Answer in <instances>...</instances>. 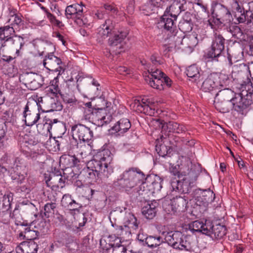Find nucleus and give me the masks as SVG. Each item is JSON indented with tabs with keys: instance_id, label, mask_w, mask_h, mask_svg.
<instances>
[{
	"instance_id": "f257e3e1",
	"label": "nucleus",
	"mask_w": 253,
	"mask_h": 253,
	"mask_svg": "<svg viewBox=\"0 0 253 253\" xmlns=\"http://www.w3.org/2000/svg\"><path fill=\"white\" fill-rule=\"evenodd\" d=\"M170 169L171 175L169 183V189L171 191L180 193H189L196 186L198 174L192 168V164L187 162Z\"/></svg>"
},
{
	"instance_id": "f03ea898",
	"label": "nucleus",
	"mask_w": 253,
	"mask_h": 253,
	"mask_svg": "<svg viewBox=\"0 0 253 253\" xmlns=\"http://www.w3.org/2000/svg\"><path fill=\"white\" fill-rule=\"evenodd\" d=\"M193 8L194 5L192 2H187L184 0H176L173 1L169 7H167L159 24L165 30L174 32L176 27L175 21L182 12H184V14L181 21L192 22L191 11Z\"/></svg>"
},
{
	"instance_id": "7ed1b4c3",
	"label": "nucleus",
	"mask_w": 253,
	"mask_h": 253,
	"mask_svg": "<svg viewBox=\"0 0 253 253\" xmlns=\"http://www.w3.org/2000/svg\"><path fill=\"white\" fill-rule=\"evenodd\" d=\"M145 178V174L137 168H130L125 170L114 181L113 186L120 190L125 191L127 193L134 192L135 197L145 194V190H142L141 186Z\"/></svg>"
},
{
	"instance_id": "20e7f679",
	"label": "nucleus",
	"mask_w": 253,
	"mask_h": 253,
	"mask_svg": "<svg viewBox=\"0 0 253 253\" xmlns=\"http://www.w3.org/2000/svg\"><path fill=\"white\" fill-rule=\"evenodd\" d=\"M239 89L240 92L235 95L232 105L236 111L243 114L253 102V86L247 80L240 85Z\"/></svg>"
},
{
	"instance_id": "39448f33",
	"label": "nucleus",
	"mask_w": 253,
	"mask_h": 253,
	"mask_svg": "<svg viewBox=\"0 0 253 253\" xmlns=\"http://www.w3.org/2000/svg\"><path fill=\"white\" fill-rule=\"evenodd\" d=\"M113 160V155L108 149H103L94 156V158L89 161V166L91 168L98 169L101 168L103 170V173L106 176H109L113 172L111 163Z\"/></svg>"
},
{
	"instance_id": "423d86ee",
	"label": "nucleus",
	"mask_w": 253,
	"mask_h": 253,
	"mask_svg": "<svg viewBox=\"0 0 253 253\" xmlns=\"http://www.w3.org/2000/svg\"><path fill=\"white\" fill-rule=\"evenodd\" d=\"M162 234L165 237V242L173 249L182 251H188L190 250V243L186 240V236L181 232H163Z\"/></svg>"
},
{
	"instance_id": "0eeeda50",
	"label": "nucleus",
	"mask_w": 253,
	"mask_h": 253,
	"mask_svg": "<svg viewBox=\"0 0 253 253\" xmlns=\"http://www.w3.org/2000/svg\"><path fill=\"white\" fill-rule=\"evenodd\" d=\"M84 118L85 120L98 126H102L111 121V115L106 114L104 107L84 109Z\"/></svg>"
},
{
	"instance_id": "6e6552de",
	"label": "nucleus",
	"mask_w": 253,
	"mask_h": 253,
	"mask_svg": "<svg viewBox=\"0 0 253 253\" xmlns=\"http://www.w3.org/2000/svg\"><path fill=\"white\" fill-rule=\"evenodd\" d=\"M25 44L24 39L20 36L14 35L11 38H7L0 43V49H8L11 51L16 50L17 56L20 55V51Z\"/></svg>"
},
{
	"instance_id": "1a4fd4ad",
	"label": "nucleus",
	"mask_w": 253,
	"mask_h": 253,
	"mask_svg": "<svg viewBox=\"0 0 253 253\" xmlns=\"http://www.w3.org/2000/svg\"><path fill=\"white\" fill-rule=\"evenodd\" d=\"M225 41V39L221 35L215 34L211 48L207 53L208 57L218 61L217 58L221 55L224 49Z\"/></svg>"
},
{
	"instance_id": "9d476101",
	"label": "nucleus",
	"mask_w": 253,
	"mask_h": 253,
	"mask_svg": "<svg viewBox=\"0 0 253 253\" xmlns=\"http://www.w3.org/2000/svg\"><path fill=\"white\" fill-rule=\"evenodd\" d=\"M36 104V100L31 99L27 101L24 107L23 117L25 118V124L27 126H33L40 119V113H37L36 110L33 108V106Z\"/></svg>"
},
{
	"instance_id": "9b49d317",
	"label": "nucleus",
	"mask_w": 253,
	"mask_h": 253,
	"mask_svg": "<svg viewBox=\"0 0 253 253\" xmlns=\"http://www.w3.org/2000/svg\"><path fill=\"white\" fill-rule=\"evenodd\" d=\"M72 136L74 139L88 142L93 137V132L89 127L82 124L75 125L72 127Z\"/></svg>"
},
{
	"instance_id": "f8f14e48",
	"label": "nucleus",
	"mask_w": 253,
	"mask_h": 253,
	"mask_svg": "<svg viewBox=\"0 0 253 253\" xmlns=\"http://www.w3.org/2000/svg\"><path fill=\"white\" fill-rule=\"evenodd\" d=\"M222 76L220 77H218L216 75L211 74L208 78L203 82L202 85V89L205 92H211V94L215 95L216 93L218 88V85L220 86H224L226 85V82L222 83L220 81L218 82L219 79H221Z\"/></svg>"
},
{
	"instance_id": "ddd939ff",
	"label": "nucleus",
	"mask_w": 253,
	"mask_h": 253,
	"mask_svg": "<svg viewBox=\"0 0 253 253\" xmlns=\"http://www.w3.org/2000/svg\"><path fill=\"white\" fill-rule=\"evenodd\" d=\"M116 23L113 19H106L104 23L97 29V41L98 42H102L108 37L115 32Z\"/></svg>"
},
{
	"instance_id": "4468645a",
	"label": "nucleus",
	"mask_w": 253,
	"mask_h": 253,
	"mask_svg": "<svg viewBox=\"0 0 253 253\" xmlns=\"http://www.w3.org/2000/svg\"><path fill=\"white\" fill-rule=\"evenodd\" d=\"M103 172V170L101 168H98V169L93 167L91 168L89 161L87 164V168L83 170L81 174L85 177L86 180L88 183H91L96 181L97 177H100L101 178L109 177V176H106Z\"/></svg>"
},
{
	"instance_id": "2eb2a0df",
	"label": "nucleus",
	"mask_w": 253,
	"mask_h": 253,
	"mask_svg": "<svg viewBox=\"0 0 253 253\" xmlns=\"http://www.w3.org/2000/svg\"><path fill=\"white\" fill-rule=\"evenodd\" d=\"M62 64L61 59L55 56L53 52H50L45 56V59L43 60V64L44 66L48 70L59 72V74L62 70L64 72L63 68L60 65Z\"/></svg>"
},
{
	"instance_id": "dca6fc26",
	"label": "nucleus",
	"mask_w": 253,
	"mask_h": 253,
	"mask_svg": "<svg viewBox=\"0 0 253 253\" xmlns=\"http://www.w3.org/2000/svg\"><path fill=\"white\" fill-rule=\"evenodd\" d=\"M43 126L49 133L50 136L54 133L55 135H57L58 137H59L65 132L64 124L57 119L47 120L43 125Z\"/></svg>"
},
{
	"instance_id": "f3484780",
	"label": "nucleus",
	"mask_w": 253,
	"mask_h": 253,
	"mask_svg": "<svg viewBox=\"0 0 253 253\" xmlns=\"http://www.w3.org/2000/svg\"><path fill=\"white\" fill-rule=\"evenodd\" d=\"M145 182L143 181L142 185L143 188L144 185L148 187V190L152 193L158 192L162 188V182L163 180L157 175H149L145 177Z\"/></svg>"
},
{
	"instance_id": "a211bd4d",
	"label": "nucleus",
	"mask_w": 253,
	"mask_h": 253,
	"mask_svg": "<svg viewBox=\"0 0 253 253\" xmlns=\"http://www.w3.org/2000/svg\"><path fill=\"white\" fill-rule=\"evenodd\" d=\"M168 1L169 0H151L143 5L141 8L145 15H149L155 12L159 8L165 7Z\"/></svg>"
},
{
	"instance_id": "6ab92c4d",
	"label": "nucleus",
	"mask_w": 253,
	"mask_h": 253,
	"mask_svg": "<svg viewBox=\"0 0 253 253\" xmlns=\"http://www.w3.org/2000/svg\"><path fill=\"white\" fill-rule=\"evenodd\" d=\"M152 106V103L147 99H142L141 101L137 100L133 103V109L139 113L151 116L154 114L155 110Z\"/></svg>"
},
{
	"instance_id": "aec40b11",
	"label": "nucleus",
	"mask_w": 253,
	"mask_h": 253,
	"mask_svg": "<svg viewBox=\"0 0 253 253\" xmlns=\"http://www.w3.org/2000/svg\"><path fill=\"white\" fill-rule=\"evenodd\" d=\"M213 17H219L225 24H229L232 19V16L229 9L222 4H217L212 13Z\"/></svg>"
},
{
	"instance_id": "412c9836",
	"label": "nucleus",
	"mask_w": 253,
	"mask_h": 253,
	"mask_svg": "<svg viewBox=\"0 0 253 253\" xmlns=\"http://www.w3.org/2000/svg\"><path fill=\"white\" fill-rule=\"evenodd\" d=\"M210 222L205 221L203 222L202 221L196 220L189 224V229L193 233L202 232L203 234L207 235L209 233V229H210Z\"/></svg>"
},
{
	"instance_id": "4be33fe9",
	"label": "nucleus",
	"mask_w": 253,
	"mask_h": 253,
	"mask_svg": "<svg viewBox=\"0 0 253 253\" xmlns=\"http://www.w3.org/2000/svg\"><path fill=\"white\" fill-rule=\"evenodd\" d=\"M162 125V130L165 133H180L185 131V127L182 125L178 123L170 121L168 123H161Z\"/></svg>"
},
{
	"instance_id": "5701e85b",
	"label": "nucleus",
	"mask_w": 253,
	"mask_h": 253,
	"mask_svg": "<svg viewBox=\"0 0 253 253\" xmlns=\"http://www.w3.org/2000/svg\"><path fill=\"white\" fill-rule=\"evenodd\" d=\"M131 127L129 120L126 118H123L118 121L112 127V130L119 135H123L127 132Z\"/></svg>"
},
{
	"instance_id": "b1692460",
	"label": "nucleus",
	"mask_w": 253,
	"mask_h": 253,
	"mask_svg": "<svg viewBox=\"0 0 253 253\" xmlns=\"http://www.w3.org/2000/svg\"><path fill=\"white\" fill-rule=\"evenodd\" d=\"M48 186L63 188L64 186V180L62 177L61 172L59 170L50 174L49 177L46 180Z\"/></svg>"
},
{
	"instance_id": "393cba45",
	"label": "nucleus",
	"mask_w": 253,
	"mask_h": 253,
	"mask_svg": "<svg viewBox=\"0 0 253 253\" xmlns=\"http://www.w3.org/2000/svg\"><path fill=\"white\" fill-rule=\"evenodd\" d=\"M187 199L183 197H176L171 201L172 210L174 212H184L187 210Z\"/></svg>"
},
{
	"instance_id": "a878e982",
	"label": "nucleus",
	"mask_w": 253,
	"mask_h": 253,
	"mask_svg": "<svg viewBox=\"0 0 253 253\" xmlns=\"http://www.w3.org/2000/svg\"><path fill=\"white\" fill-rule=\"evenodd\" d=\"M210 229L209 233H207V235L210 236L212 238L220 239L225 235L226 229L224 226L220 224L212 225L210 222Z\"/></svg>"
},
{
	"instance_id": "bb28decb",
	"label": "nucleus",
	"mask_w": 253,
	"mask_h": 253,
	"mask_svg": "<svg viewBox=\"0 0 253 253\" xmlns=\"http://www.w3.org/2000/svg\"><path fill=\"white\" fill-rule=\"evenodd\" d=\"M158 205V202L156 201H151L150 203H148L142 209L141 212L142 214L147 219H153L156 214L157 208Z\"/></svg>"
},
{
	"instance_id": "cd10ccee",
	"label": "nucleus",
	"mask_w": 253,
	"mask_h": 253,
	"mask_svg": "<svg viewBox=\"0 0 253 253\" xmlns=\"http://www.w3.org/2000/svg\"><path fill=\"white\" fill-rule=\"evenodd\" d=\"M167 32L170 34L169 38V42H172L174 49L181 48L180 45L184 46V42L188 41V39L187 38H183L179 37L177 35L176 28L174 30V32L170 31V30H166Z\"/></svg>"
},
{
	"instance_id": "c85d7f7f",
	"label": "nucleus",
	"mask_w": 253,
	"mask_h": 253,
	"mask_svg": "<svg viewBox=\"0 0 253 253\" xmlns=\"http://www.w3.org/2000/svg\"><path fill=\"white\" fill-rule=\"evenodd\" d=\"M237 93H234L231 89L225 88L223 89H221L218 91H217L215 94V99L221 100L222 101H227L231 102H233L235 95Z\"/></svg>"
},
{
	"instance_id": "c756f323",
	"label": "nucleus",
	"mask_w": 253,
	"mask_h": 253,
	"mask_svg": "<svg viewBox=\"0 0 253 253\" xmlns=\"http://www.w3.org/2000/svg\"><path fill=\"white\" fill-rule=\"evenodd\" d=\"M186 75L189 78H191L192 81L197 83L202 81L204 79L199 68L195 65H191L187 68Z\"/></svg>"
},
{
	"instance_id": "7c9ffc66",
	"label": "nucleus",
	"mask_w": 253,
	"mask_h": 253,
	"mask_svg": "<svg viewBox=\"0 0 253 253\" xmlns=\"http://www.w3.org/2000/svg\"><path fill=\"white\" fill-rule=\"evenodd\" d=\"M13 194L8 193L7 194H0V212L8 211L10 209L11 202L13 199Z\"/></svg>"
},
{
	"instance_id": "2f4dec72",
	"label": "nucleus",
	"mask_w": 253,
	"mask_h": 253,
	"mask_svg": "<svg viewBox=\"0 0 253 253\" xmlns=\"http://www.w3.org/2000/svg\"><path fill=\"white\" fill-rule=\"evenodd\" d=\"M83 8L79 5L68 6L65 10V15L67 19L74 18V20L83 12Z\"/></svg>"
},
{
	"instance_id": "473e14b6",
	"label": "nucleus",
	"mask_w": 253,
	"mask_h": 253,
	"mask_svg": "<svg viewBox=\"0 0 253 253\" xmlns=\"http://www.w3.org/2000/svg\"><path fill=\"white\" fill-rule=\"evenodd\" d=\"M15 29L10 25L0 27V43L7 38H11L15 34Z\"/></svg>"
},
{
	"instance_id": "72a5a7b5",
	"label": "nucleus",
	"mask_w": 253,
	"mask_h": 253,
	"mask_svg": "<svg viewBox=\"0 0 253 253\" xmlns=\"http://www.w3.org/2000/svg\"><path fill=\"white\" fill-rule=\"evenodd\" d=\"M139 222L136 218L130 213H128L126 216L124 225L132 231L136 230L138 228Z\"/></svg>"
},
{
	"instance_id": "f704fd0d",
	"label": "nucleus",
	"mask_w": 253,
	"mask_h": 253,
	"mask_svg": "<svg viewBox=\"0 0 253 253\" xmlns=\"http://www.w3.org/2000/svg\"><path fill=\"white\" fill-rule=\"evenodd\" d=\"M113 34V36H110L108 40L109 45L111 46H115L121 44L126 36L125 32H120L118 34L114 32Z\"/></svg>"
},
{
	"instance_id": "c9c22d12",
	"label": "nucleus",
	"mask_w": 253,
	"mask_h": 253,
	"mask_svg": "<svg viewBox=\"0 0 253 253\" xmlns=\"http://www.w3.org/2000/svg\"><path fill=\"white\" fill-rule=\"evenodd\" d=\"M214 103L217 110L223 113L228 112L232 107L231 102L223 101V100L222 101L219 99L218 100V99L214 98Z\"/></svg>"
},
{
	"instance_id": "e433bc0d",
	"label": "nucleus",
	"mask_w": 253,
	"mask_h": 253,
	"mask_svg": "<svg viewBox=\"0 0 253 253\" xmlns=\"http://www.w3.org/2000/svg\"><path fill=\"white\" fill-rule=\"evenodd\" d=\"M11 27H13L15 30H17L23 27L24 21L22 19V16L18 14L11 15L8 20Z\"/></svg>"
},
{
	"instance_id": "4c0bfd02",
	"label": "nucleus",
	"mask_w": 253,
	"mask_h": 253,
	"mask_svg": "<svg viewBox=\"0 0 253 253\" xmlns=\"http://www.w3.org/2000/svg\"><path fill=\"white\" fill-rule=\"evenodd\" d=\"M99 86V84L93 80L92 83L89 84L86 88V92L91 98H95L100 94Z\"/></svg>"
},
{
	"instance_id": "58836bf2",
	"label": "nucleus",
	"mask_w": 253,
	"mask_h": 253,
	"mask_svg": "<svg viewBox=\"0 0 253 253\" xmlns=\"http://www.w3.org/2000/svg\"><path fill=\"white\" fill-rule=\"evenodd\" d=\"M202 195V197L200 198L202 199V202L205 206L213 202L215 197V194L210 189L203 191Z\"/></svg>"
},
{
	"instance_id": "ea45409f",
	"label": "nucleus",
	"mask_w": 253,
	"mask_h": 253,
	"mask_svg": "<svg viewBox=\"0 0 253 253\" xmlns=\"http://www.w3.org/2000/svg\"><path fill=\"white\" fill-rule=\"evenodd\" d=\"M132 232V231L126 227L124 224L123 226L117 225L115 228V233L118 236V239L119 240H120L119 237H121L123 238H129L131 236Z\"/></svg>"
},
{
	"instance_id": "a19ab883",
	"label": "nucleus",
	"mask_w": 253,
	"mask_h": 253,
	"mask_svg": "<svg viewBox=\"0 0 253 253\" xmlns=\"http://www.w3.org/2000/svg\"><path fill=\"white\" fill-rule=\"evenodd\" d=\"M163 242V238L160 236H149L146 237L145 239L146 244L152 248L160 246Z\"/></svg>"
},
{
	"instance_id": "79ce46f5",
	"label": "nucleus",
	"mask_w": 253,
	"mask_h": 253,
	"mask_svg": "<svg viewBox=\"0 0 253 253\" xmlns=\"http://www.w3.org/2000/svg\"><path fill=\"white\" fill-rule=\"evenodd\" d=\"M61 161H62L68 167H75L79 162V160L75 155H70L62 156Z\"/></svg>"
},
{
	"instance_id": "37998d69",
	"label": "nucleus",
	"mask_w": 253,
	"mask_h": 253,
	"mask_svg": "<svg viewBox=\"0 0 253 253\" xmlns=\"http://www.w3.org/2000/svg\"><path fill=\"white\" fill-rule=\"evenodd\" d=\"M126 247L121 244V241L119 240L118 243L109 244L107 246L103 248V249L108 251L112 249L113 253H124V252L126 251Z\"/></svg>"
},
{
	"instance_id": "c03bdc74",
	"label": "nucleus",
	"mask_w": 253,
	"mask_h": 253,
	"mask_svg": "<svg viewBox=\"0 0 253 253\" xmlns=\"http://www.w3.org/2000/svg\"><path fill=\"white\" fill-rule=\"evenodd\" d=\"M156 151L160 156L164 157L170 153L171 149L170 147L163 143H160L159 141L156 145Z\"/></svg>"
},
{
	"instance_id": "a18cd8bd",
	"label": "nucleus",
	"mask_w": 253,
	"mask_h": 253,
	"mask_svg": "<svg viewBox=\"0 0 253 253\" xmlns=\"http://www.w3.org/2000/svg\"><path fill=\"white\" fill-rule=\"evenodd\" d=\"M36 231L31 229L29 227L25 228L24 230L21 231L19 234V236L23 237V239L30 241H33V239L36 238Z\"/></svg>"
},
{
	"instance_id": "49530a36",
	"label": "nucleus",
	"mask_w": 253,
	"mask_h": 253,
	"mask_svg": "<svg viewBox=\"0 0 253 253\" xmlns=\"http://www.w3.org/2000/svg\"><path fill=\"white\" fill-rule=\"evenodd\" d=\"M56 207L55 203H48L46 204L44 206V211L43 214H42V217L48 218L52 216L54 214Z\"/></svg>"
},
{
	"instance_id": "de8ad7c7",
	"label": "nucleus",
	"mask_w": 253,
	"mask_h": 253,
	"mask_svg": "<svg viewBox=\"0 0 253 253\" xmlns=\"http://www.w3.org/2000/svg\"><path fill=\"white\" fill-rule=\"evenodd\" d=\"M27 253H37L38 245L34 241H30L23 245Z\"/></svg>"
},
{
	"instance_id": "09e8293b",
	"label": "nucleus",
	"mask_w": 253,
	"mask_h": 253,
	"mask_svg": "<svg viewBox=\"0 0 253 253\" xmlns=\"http://www.w3.org/2000/svg\"><path fill=\"white\" fill-rule=\"evenodd\" d=\"M42 9L44 10L47 17L52 24H54L55 26H57L59 28L64 26V25L63 24L61 21L57 20L53 14L49 12L44 7H42Z\"/></svg>"
},
{
	"instance_id": "8fccbe9b",
	"label": "nucleus",
	"mask_w": 253,
	"mask_h": 253,
	"mask_svg": "<svg viewBox=\"0 0 253 253\" xmlns=\"http://www.w3.org/2000/svg\"><path fill=\"white\" fill-rule=\"evenodd\" d=\"M178 27L180 30L183 33L189 32L192 30L193 24L191 22L181 20L179 23Z\"/></svg>"
},
{
	"instance_id": "3c124183",
	"label": "nucleus",
	"mask_w": 253,
	"mask_h": 253,
	"mask_svg": "<svg viewBox=\"0 0 253 253\" xmlns=\"http://www.w3.org/2000/svg\"><path fill=\"white\" fill-rule=\"evenodd\" d=\"M162 78L148 80V84L152 87L159 90L164 89L163 83Z\"/></svg>"
},
{
	"instance_id": "603ef678",
	"label": "nucleus",
	"mask_w": 253,
	"mask_h": 253,
	"mask_svg": "<svg viewBox=\"0 0 253 253\" xmlns=\"http://www.w3.org/2000/svg\"><path fill=\"white\" fill-rule=\"evenodd\" d=\"M11 178L13 183L16 184H21L25 179V175L24 174L15 172L11 173Z\"/></svg>"
},
{
	"instance_id": "864d4df0",
	"label": "nucleus",
	"mask_w": 253,
	"mask_h": 253,
	"mask_svg": "<svg viewBox=\"0 0 253 253\" xmlns=\"http://www.w3.org/2000/svg\"><path fill=\"white\" fill-rule=\"evenodd\" d=\"M164 75H165V74L160 70L157 69L155 71L151 70L150 74L148 76V78L146 79V80L147 82H148V80L150 79L153 80L162 78Z\"/></svg>"
},
{
	"instance_id": "5fc2aeb1",
	"label": "nucleus",
	"mask_w": 253,
	"mask_h": 253,
	"mask_svg": "<svg viewBox=\"0 0 253 253\" xmlns=\"http://www.w3.org/2000/svg\"><path fill=\"white\" fill-rule=\"evenodd\" d=\"M230 32L232 36L237 39L241 38L243 33L240 28L237 26H234L230 28Z\"/></svg>"
},
{
	"instance_id": "6e6d98bb",
	"label": "nucleus",
	"mask_w": 253,
	"mask_h": 253,
	"mask_svg": "<svg viewBox=\"0 0 253 253\" xmlns=\"http://www.w3.org/2000/svg\"><path fill=\"white\" fill-rule=\"evenodd\" d=\"M63 99L64 102L66 103L69 104L70 105H76L77 100L74 96H69L67 94H61L60 95Z\"/></svg>"
},
{
	"instance_id": "4d7b16f0",
	"label": "nucleus",
	"mask_w": 253,
	"mask_h": 253,
	"mask_svg": "<svg viewBox=\"0 0 253 253\" xmlns=\"http://www.w3.org/2000/svg\"><path fill=\"white\" fill-rule=\"evenodd\" d=\"M74 22L79 26H82L83 25H89L88 23V21L86 17H85L84 16L82 15V12H81V15H80V16H78L77 17H76V18L74 20Z\"/></svg>"
},
{
	"instance_id": "13d9d810",
	"label": "nucleus",
	"mask_w": 253,
	"mask_h": 253,
	"mask_svg": "<svg viewBox=\"0 0 253 253\" xmlns=\"http://www.w3.org/2000/svg\"><path fill=\"white\" fill-rule=\"evenodd\" d=\"M73 199L70 195H64L61 200V205L65 208H68L71 203L73 202Z\"/></svg>"
},
{
	"instance_id": "bf43d9fd",
	"label": "nucleus",
	"mask_w": 253,
	"mask_h": 253,
	"mask_svg": "<svg viewBox=\"0 0 253 253\" xmlns=\"http://www.w3.org/2000/svg\"><path fill=\"white\" fill-rule=\"evenodd\" d=\"M174 47L172 42H168L167 44L163 46V53L165 56H167L169 52L175 51Z\"/></svg>"
},
{
	"instance_id": "052dcab7",
	"label": "nucleus",
	"mask_w": 253,
	"mask_h": 253,
	"mask_svg": "<svg viewBox=\"0 0 253 253\" xmlns=\"http://www.w3.org/2000/svg\"><path fill=\"white\" fill-rule=\"evenodd\" d=\"M183 38H187L188 39V41L187 42H184L183 47H189L191 48L195 46L197 44L196 38L194 36L189 37H184Z\"/></svg>"
},
{
	"instance_id": "680f3d73",
	"label": "nucleus",
	"mask_w": 253,
	"mask_h": 253,
	"mask_svg": "<svg viewBox=\"0 0 253 253\" xmlns=\"http://www.w3.org/2000/svg\"><path fill=\"white\" fill-rule=\"evenodd\" d=\"M38 76L37 74L30 73L26 76V79L28 84H32L38 79Z\"/></svg>"
},
{
	"instance_id": "e2e57ef3",
	"label": "nucleus",
	"mask_w": 253,
	"mask_h": 253,
	"mask_svg": "<svg viewBox=\"0 0 253 253\" xmlns=\"http://www.w3.org/2000/svg\"><path fill=\"white\" fill-rule=\"evenodd\" d=\"M81 208H82L81 204L73 200V202H71L67 209L70 211H79V209Z\"/></svg>"
},
{
	"instance_id": "0e129e2a",
	"label": "nucleus",
	"mask_w": 253,
	"mask_h": 253,
	"mask_svg": "<svg viewBox=\"0 0 253 253\" xmlns=\"http://www.w3.org/2000/svg\"><path fill=\"white\" fill-rule=\"evenodd\" d=\"M9 140L8 137L5 135V134L2 136L0 137V146L5 147L9 144Z\"/></svg>"
},
{
	"instance_id": "69168bd1",
	"label": "nucleus",
	"mask_w": 253,
	"mask_h": 253,
	"mask_svg": "<svg viewBox=\"0 0 253 253\" xmlns=\"http://www.w3.org/2000/svg\"><path fill=\"white\" fill-rule=\"evenodd\" d=\"M36 101V105L33 106V108L34 109V108L37 107V109L38 110V113H40V111H41L42 112H47V111H45L44 109H43L42 107V106L41 105V103H42V97H40L38 98V101Z\"/></svg>"
},
{
	"instance_id": "338daca9",
	"label": "nucleus",
	"mask_w": 253,
	"mask_h": 253,
	"mask_svg": "<svg viewBox=\"0 0 253 253\" xmlns=\"http://www.w3.org/2000/svg\"><path fill=\"white\" fill-rule=\"evenodd\" d=\"M48 91H51L54 94H57L58 93L61 95V94H62V92L59 89L58 85L52 84L49 86Z\"/></svg>"
},
{
	"instance_id": "774afa93",
	"label": "nucleus",
	"mask_w": 253,
	"mask_h": 253,
	"mask_svg": "<svg viewBox=\"0 0 253 253\" xmlns=\"http://www.w3.org/2000/svg\"><path fill=\"white\" fill-rule=\"evenodd\" d=\"M117 72L122 75H127L130 73V70H128L126 67L124 66H120L117 68Z\"/></svg>"
}]
</instances>
